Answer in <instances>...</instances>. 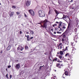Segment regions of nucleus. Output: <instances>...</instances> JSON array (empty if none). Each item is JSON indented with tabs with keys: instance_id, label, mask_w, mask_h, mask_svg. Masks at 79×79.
I'll use <instances>...</instances> for the list:
<instances>
[{
	"instance_id": "obj_1",
	"label": "nucleus",
	"mask_w": 79,
	"mask_h": 79,
	"mask_svg": "<svg viewBox=\"0 0 79 79\" xmlns=\"http://www.w3.org/2000/svg\"><path fill=\"white\" fill-rule=\"evenodd\" d=\"M41 23H43V26L41 25L40 27H43V28H44L45 27V29L47 28V20L45 19L44 21H41Z\"/></svg>"
},
{
	"instance_id": "obj_2",
	"label": "nucleus",
	"mask_w": 79,
	"mask_h": 79,
	"mask_svg": "<svg viewBox=\"0 0 79 79\" xmlns=\"http://www.w3.org/2000/svg\"><path fill=\"white\" fill-rule=\"evenodd\" d=\"M38 13L40 17H44L45 16V13L43 11L39 10L38 11Z\"/></svg>"
},
{
	"instance_id": "obj_3",
	"label": "nucleus",
	"mask_w": 79,
	"mask_h": 79,
	"mask_svg": "<svg viewBox=\"0 0 79 79\" xmlns=\"http://www.w3.org/2000/svg\"><path fill=\"white\" fill-rule=\"evenodd\" d=\"M68 29H67L64 32L62 35V36L63 37L62 38L65 39V38L66 37V35H67V34H68Z\"/></svg>"
},
{
	"instance_id": "obj_4",
	"label": "nucleus",
	"mask_w": 79,
	"mask_h": 79,
	"mask_svg": "<svg viewBox=\"0 0 79 79\" xmlns=\"http://www.w3.org/2000/svg\"><path fill=\"white\" fill-rule=\"evenodd\" d=\"M62 40L63 43H64V41H65V42H66V44H69V42H68V39H66L65 38H62Z\"/></svg>"
},
{
	"instance_id": "obj_5",
	"label": "nucleus",
	"mask_w": 79,
	"mask_h": 79,
	"mask_svg": "<svg viewBox=\"0 0 79 79\" xmlns=\"http://www.w3.org/2000/svg\"><path fill=\"white\" fill-rule=\"evenodd\" d=\"M29 12L31 14V15L32 16H34V12L33 11V10H29Z\"/></svg>"
},
{
	"instance_id": "obj_6",
	"label": "nucleus",
	"mask_w": 79,
	"mask_h": 79,
	"mask_svg": "<svg viewBox=\"0 0 79 79\" xmlns=\"http://www.w3.org/2000/svg\"><path fill=\"white\" fill-rule=\"evenodd\" d=\"M55 11L56 13V14H57L56 17V18H55V19H57V18H57V17H57V16H58V14H59V12H58L57 10H55Z\"/></svg>"
},
{
	"instance_id": "obj_7",
	"label": "nucleus",
	"mask_w": 79,
	"mask_h": 79,
	"mask_svg": "<svg viewBox=\"0 0 79 79\" xmlns=\"http://www.w3.org/2000/svg\"><path fill=\"white\" fill-rule=\"evenodd\" d=\"M26 5L27 6H29V5H30V4H31V1H27L26 3Z\"/></svg>"
},
{
	"instance_id": "obj_8",
	"label": "nucleus",
	"mask_w": 79,
	"mask_h": 79,
	"mask_svg": "<svg viewBox=\"0 0 79 79\" xmlns=\"http://www.w3.org/2000/svg\"><path fill=\"white\" fill-rule=\"evenodd\" d=\"M62 22H60L59 23V26H58V28H60L61 26V24L62 23Z\"/></svg>"
},
{
	"instance_id": "obj_9",
	"label": "nucleus",
	"mask_w": 79,
	"mask_h": 79,
	"mask_svg": "<svg viewBox=\"0 0 79 79\" xmlns=\"http://www.w3.org/2000/svg\"><path fill=\"white\" fill-rule=\"evenodd\" d=\"M20 64H19L16 65V67L17 69H19L20 68Z\"/></svg>"
},
{
	"instance_id": "obj_10",
	"label": "nucleus",
	"mask_w": 79,
	"mask_h": 79,
	"mask_svg": "<svg viewBox=\"0 0 79 79\" xmlns=\"http://www.w3.org/2000/svg\"><path fill=\"white\" fill-rule=\"evenodd\" d=\"M63 52H64V49L63 50V51H60V55H63Z\"/></svg>"
},
{
	"instance_id": "obj_11",
	"label": "nucleus",
	"mask_w": 79,
	"mask_h": 79,
	"mask_svg": "<svg viewBox=\"0 0 79 79\" xmlns=\"http://www.w3.org/2000/svg\"><path fill=\"white\" fill-rule=\"evenodd\" d=\"M58 57L61 60H63V56L59 55V56Z\"/></svg>"
},
{
	"instance_id": "obj_12",
	"label": "nucleus",
	"mask_w": 79,
	"mask_h": 79,
	"mask_svg": "<svg viewBox=\"0 0 79 79\" xmlns=\"http://www.w3.org/2000/svg\"><path fill=\"white\" fill-rule=\"evenodd\" d=\"M10 47H11V45H10L7 48V50H8V51L10 50L11 49Z\"/></svg>"
},
{
	"instance_id": "obj_13",
	"label": "nucleus",
	"mask_w": 79,
	"mask_h": 79,
	"mask_svg": "<svg viewBox=\"0 0 79 79\" xmlns=\"http://www.w3.org/2000/svg\"><path fill=\"white\" fill-rule=\"evenodd\" d=\"M27 40L28 41H30V38H29V35H28L27 36Z\"/></svg>"
},
{
	"instance_id": "obj_14",
	"label": "nucleus",
	"mask_w": 79,
	"mask_h": 79,
	"mask_svg": "<svg viewBox=\"0 0 79 79\" xmlns=\"http://www.w3.org/2000/svg\"><path fill=\"white\" fill-rule=\"evenodd\" d=\"M17 50L18 51L19 50V51H21V46H19V47H18L17 48Z\"/></svg>"
},
{
	"instance_id": "obj_15",
	"label": "nucleus",
	"mask_w": 79,
	"mask_h": 79,
	"mask_svg": "<svg viewBox=\"0 0 79 79\" xmlns=\"http://www.w3.org/2000/svg\"><path fill=\"white\" fill-rule=\"evenodd\" d=\"M29 31H30L31 34V35H33V34H34V31H32L31 30H30Z\"/></svg>"
},
{
	"instance_id": "obj_16",
	"label": "nucleus",
	"mask_w": 79,
	"mask_h": 79,
	"mask_svg": "<svg viewBox=\"0 0 79 79\" xmlns=\"http://www.w3.org/2000/svg\"><path fill=\"white\" fill-rule=\"evenodd\" d=\"M60 65V64L58 63L56 64V67H58V68H59V67H60L59 66Z\"/></svg>"
},
{
	"instance_id": "obj_17",
	"label": "nucleus",
	"mask_w": 79,
	"mask_h": 79,
	"mask_svg": "<svg viewBox=\"0 0 79 79\" xmlns=\"http://www.w3.org/2000/svg\"><path fill=\"white\" fill-rule=\"evenodd\" d=\"M57 60V58L56 57L53 60V61H56Z\"/></svg>"
},
{
	"instance_id": "obj_18",
	"label": "nucleus",
	"mask_w": 79,
	"mask_h": 79,
	"mask_svg": "<svg viewBox=\"0 0 79 79\" xmlns=\"http://www.w3.org/2000/svg\"><path fill=\"white\" fill-rule=\"evenodd\" d=\"M68 71H66L65 72V74L66 76H68Z\"/></svg>"
},
{
	"instance_id": "obj_19",
	"label": "nucleus",
	"mask_w": 79,
	"mask_h": 79,
	"mask_svg": "<svg viewBox=\"0 0 79 79\" xmlns=\"http://www.w3.org/2000/svg\"><path fill=\"white\" fill-rule=\"evenodd\" d=\"M50 14H52V10H49L48 12V15H50Z\"/></svg>"
},
{
	"instance_id": "obj_20",
	"label": "nucleus",
	"mask_w": 79,
	"mask_h": 79,
	"mask_svg": "<svg viewBox=\"0 0 79 79\" xmlns=\"http://www.w3.org/2000/svg\"><path fill=\"white\" fill-rule=\"evenodd\" d=\"M14 14V12H12L11 13V14L10 15V16H12Z\"/></svg>"
},
{
	"instance_id": "obj_21",
	"label": "nucleus",
	"mask_w": 79,
	"mask_h": 79,
	"mask_svg": "<svg viewBox=\"0 0 79 79\" xmlns=\"http://www.w3.org/2000/svg\"><path fill=\"white\" fill-rule=\"evenodd\" d=\"M12 8H13L14 9H15L16 8V6H12Z\"/></svg>"
},
{
	"instance_id": "obj_22",
	"label": "nucleus",
	"mask_w": 79,
	"mask_h": 79,
	"mask_svg": "<svg viewBox=\"0 0 79 79\" xmlns=\"http://www.w3.org/2000/svg\"><path fill=\"white\" fill-rule=\"evenodd\" d=\"M61 66H62V67H63V65L61 64L60 66L59 67V68H60V69L61 68Z\"/></svg>"
},
{
	"instance_id": "obj_23",
	"label": "nucleus",
	"mask_w": 79,
	"mask_h": 79,
	"mask_svg": "<svg viewBox=\"0 0 79 79\" xmlns=\"http://www.w3.org/2000/svg\"><path fill=\"white\" fill-rule=\"evenodd\" d=\"M66 50H68V47H66L65 49H64V51H66Z\"/></svg>"
},
{
	"instance_id": "obj_24",
	"label": "nucleus",
	"mask_w": 79,
	"mask_h": 79,
	"mask_svg": "<svg viewBox=\"0 0 79 79\" xmlns=\"http://www.w3.org/2000/svg\"><path fill=\"white\" fill-rule=\"evenodd\" d=\"M28 48H29L28 47V46H26L25 47V49H28Z\"/></svg>"
},
{
	"instance_id": "obj_25",
	"label": "nucleus",
	"mask_w": 79,
	"mask_h": 79,
	"mask_svg": "<svg viewBox=\"0 0 79 79\" xmlns=\"http://www.w3.org/2000/svg\"><path fill=\"white\" fill-rule=\"evenodd\" d=\"M20 48V50H21V51H22V50H23L24 49V48H22L21 47V46Z\"/></svg>"
},
{
	"instance_id": "obj_26",
	"label": "nucleus",
	"mask_w": 79,
	"mask_h": 79,
	"mask_svg": "<svg viewBox=\"0 0 79 79\" xmlns=\"http://www.w3.org/2000/svg\"><path fill=\"white\" fill-rule=\"evenodd\" d=\"M62 18H64V19H66V15H64Z\"/></svg>"
},
{
	"instance_id": "obj_27",
	"label": "nucleus",
	"mask_w": 79,
	"mask_h": 79,
	"mask_svg": "<svg viewBox=\"0 0 79 79\" xmlns=\"http://www.w3.org/2000/svg\"><path fill=\"white\" fill-rule=\"evenodd\" d=\"M69 53H67L66 55H65V56H69Z\"/></svg>"
},
{
	"instance_id": "obj_28",
	"label": "nucleus",
	"mask_w": 79,
	"mask_h": 79,
	"mask_svg": "<svg viewBox=\"0 0 79 79\" xmlns=\"http://www.w3.org/2000/svg\"><path fill=\"white\" fill-rule=\"evenodd\" d=\"M44 65H43V66H40V69H41L42 68V67H44Z\"/></svg>"
},
{
	"instance_id": "obj_29",
	"label": "nucleus",
	"mask_w": 79,
	"mask_h": 79,
	"mask_svg": "<svg viewBox=\"0 0 79 79\" xmlns=\"http://www.w3.org/2000/svg\"><path fill=\"white\" fill-rule=\"evenodd\" d=\"M16 14L17 15H19V14H20V12H16Z\"/></svg>"
},
{
	"instance_id": "obj_30",
	"label": "nucleus",
	"mask_w": 79,
	"mask_h": 79,
	"mask_svg": "<svg viewBox=\"0 0 79 79\" xmlns=\"http://www.w3.org/2000/svg\"><path fill=\"white\" fill-rule=\"evenodd\" d=\"M21 15H19L18 17V18H21Z\"/></svg>"
},
{
	"instance_id": "obj_31",
	"label": "nucleus",
	"mask_w": 79,
	"mask_h": 79,
	"mask_svg": "<svg viewBox=\"0 0 79 79\" xmlns=\"http://www.w3.org/2000/svg\"><path fill=\"white\" fill-rule=\"evenodd\" d=\"M57 34H61V32H59V31H57Z\"/></svg>"
},
{
	"instance_id": "obj_32",
	"label": "nucleus",
	"mask_w": 79,
	"mask_h": 79,
	"mask_svg": "<svg viewBox=\"0 0 79 79\" xmlns=\"http://www.w3.org/2000/svg\"><path fill=\"white\" fill-rule=\"evenodd\" d=\"M11 65H8V68H11Z\"/></svg>"
},
{
	"instance_id": "obj_33",
	"label": "nucleus",
	"mask_w": 79,
	"mask_h": 79,
	"mask_svg": "<svg viewBox=\"0 0 79 79\" xmlns=\"http://www.w3.org/2000/svg\"><path fill=\"white\" fill-rule=\"evenodd\" d=\"M10 79H11V78H12V75H10Z\"/></svg>"
},
{
	"instance_id": "obj_34",
	"label": "nucleus",
	"mask_w": 79,
	"mask_h": 79,
	"mask_svg": "<svg viewBox=\"0 0 79 79\" xmlns=\"http://www.w3.org/2000/svg\"><path fill=\"white\" fill-rule=\"evenodd\" d=\"M6 77H7V79H8V74H7L6 76Z\"/></svg>"
},
{
	"instance_id": "obj_35",
	"label": "nucleus",
	"mask_w": 79,
	"mask_h": 79,
	"mask_svg": "<svg viewBox=\"0 0 79 79\" xmlns=\"http://www.w3.org/2000/svg\"><path fill=\"white\" fill-rule=\"evenodd\" d=\"M76 37H77V36H76V35H75V36H74V39H75V38H76Z\"/></svg>"
},
{
	"instance_id": "obj_36",
	"label": "nucleus",
	"mask_w": 79,
	"mask_h": 79,
	"mask_svg": "<svg viewBox=\"0 0 79 79\" xmlns=\"http://www.w3.org/2000/svg\"><path fill=\"white\" fill-rule=\"evenodd\" d=\"M21 34H22V31H20L19 34H20V35H21Z\"/></svg>"
},
{
	"instance_id": "obj_37",
	"label": "nucleus",
	"mask_w": 79,
	"mask_h": 79,
	"mask_svg": "<svg viewBox=\"0 0 79 79\" xmlns=\"http://www.w3.org/2000/svg\"><path fill=\"white\" fill-rule=\"evenodd\" d=\"M62 28L63 29H66V27H62Z\"/></svg>"
},
{
	"instance_id": "obj_38",
	"label": "nucleus",
	"mask_w": 79,
	"mask_h": 79,
	"mask_svg": "<svg viewBox=\"0 0 79 79\" xmlns=\"http://www.w3.org/2000/svg\"><path fill=\"white\" fill-rule=\"evenodd\" d=\"M59 46H60V45H62V43H60L59 44Z\"/></svg>"
},
{
	"instance_id": "obj_39",
	"label": "nucleus",
	"mask_w": 79,
	"mask_h": 79,
	"mask_svg": "<svg viewBox=\"0 0 79 79\" xmlns=\"http://www.w3.org/2000/svg\"><path fill=\"white\" fill-rule=\"evenodd\" d=\"M67 18H68V15H65V18H66V19Z\"/></svg>"
},
{
	"instance_id": "obj_40",
	"label": "nucleus",
	"mask_w": 79,
	"mask_h": 79,
	"mask_svg": "<svg viewBox=\"0 0 79 79\" xmlns=\"http://www.w3.org/2000/svg\"><path fill=\"white\" fill-rule=\"evenodd\" d=\"M33 38V37H31L30 38V39H32Z\"/></svg>"
},
{
	"instance_id": "obj_41",
	"label": "nucleus",
	"mask_w": 79,
	"mask_h": 79,
	"mask_svg": "<svg viewBox=\"0 0 79 79\" xmlns=\"http://www.w3.org/2000/svg\"><path fill=\"white\" fill-rule=\"evenodd\" d=\"M64 74H63V76H62V77H63V78H64Z\"/></svg>"
},
{
	"instance_id": "obj_42",
	"label": "nucleus",
	"mask_w": 79,
	"mask_h": 79,
	"mask_svg": "<svg viewBox=\"0 0 79 79\" xmlns=\"http://www.w3.org/2000/svg\"><path fill=\"white\" fill-rule=\"evenodd\" d=\"M62 31V29L61 28H60V30H59V31Z\"/></svg>"
},
{
	"instance_id": "obj_43",
	"label": "nucleus",
	"mask_w": 79,
	"mask_h": 79,
	"mask_svg": "<svg viewBox=\"0 0 79 79\" xmlns=\"http://www.w3.org/2000/svg\"><path fill=\"white\" fill-rule=\"evenodd\" d=\"M26 34H29V32H27Z\"/></svg>"
},
{
	"instance_id": "obj_44",
	"label": "nucleus",
	"mask_w": 79,
	"mask_h": 79,
	"mask_svg": "<svg viewBox=\"0 0 79 79\" xmlns=\"http://www.w3.org/2000/svg\"><path fill=\"white\" fill-rule=\"evenodd\" d=\"M1 53H3V51H1L0 52Z\"/></svg>"
},
{
	"instance_id": "obj_45",
	"label": "nucleus",
	"mask_w": 79,
	"mask_h": 79,
	"mask_svg": "<svg viewBox=\"0 0 79 79\" xmlns=\"http://www.w3.org/2000/svg\"><path fill=\"white\" fill-rule=\"evenodd\" d=\"M73 2V0H72L70 2V3L71 2Z\"/></svg>"
},
{
	"instance_id": "obj_46",
	"label": "nucleus",
	"mask_w": 79,
	"mask_h": 79,
	"mask_svg": "<svg viewBox=\"0 0 79 79\" xmlns=\"http://www.w3.org/2000/svg\"><path fill=\"white\" fill-rule=\"evenodd\" d=\"M25 17H27V15H26L25 14Z\"/></svg>"
},
{
	"instance_id": "obj_47",
	"label": "nucleus",
	"mask_w": 79,
	"mask_h": 79,
	"mask_svg": "<svg viewBox=\"0 0 79 79\" xmlns=\"http://www.w3.org/2000/svg\"><path fill=\"white\" fill-rule=\"evenodd\" d=\"M56 24H58V22H56Z\"/></svg>"
},
{
	"instance_id": "obj_48",
	"label": "nucleus",
	"mask_w": 79,
	"mask_h": 79,
	"mask_svg": "<svg viewBox=\"0 0 79 79\" xmlns=\"http://www.w3.org/2000/svg\"><path fill=\"white\" fill-rule=\"evenodd\" d=\"M55 29H56V30H58V28H56Z\"/></svg>"
},
{
	"instance_id": "obj_49",
	"label": "nucleus",
	"mask_w": 79,
	"mask_h": 79,
	"mask_svg": "<svg viewBox=\"0 0 79 79\" xmlns=\"http://www.w3.org/2000/svg\"><path fill=\"white\" fill-rule=\"evenodd\" d=\"M71 44H72V45H73V43H71Z\"/></svg>"
},
{
	"instance_id": "obj_50",
	"label": "nucleus",
	"mask_w": 79,
	"mask_h": 79,
	"mask_svg": "<svg viewBox=\"0 0 79 79\" xmlns=\"http://www.w3.org/2000/svg\"><path fill=\"white\" fill-rule=\"evenodd\" d=\"M56 32H54V33H53L54 34H56Z\"/></svg>"
},
{
	"instance_id": "obj_51",
	"label": "nucleus",
	"mask_w": 79,
	"mask_h": 79,
	"mask_svg": "<svg viewBox=\"0 0 79 79\" xmlns=\"http://www.w3.org/2000/svg\"><path fill=\"white\" fill-rule=\"evenodd\" d=\"M60 48H62V46H60Z\"/></svg>"
},
{
	"instance_id": "obj_52",
	"label": "nucleus",
	"mask_w": 79,
	"mask_h": 79,
	"mask_svg": "<svg viewBox=\"0 0 79 79\" xmlns=\"http://www.w3.org/2000/svg\"><path fill=\"white\" fill-rule=\"evenodd\" d=\"M69 24L68 26V28H69Z\"/></svg>"
},
{
	"instance_id": "obj_53",
	"label": "nucleus",
	"mask_w": 79,
	"mask_h": 79,
	"mask_svg": "<svg viewBox=\"0 0 79 79\" xmlns=\"http://www.w3.org/2000/svg\"><path fill=\"white\" fill-rule=\"evenodd\" d=\"M53 29H51V31H53Z\"/></svg>"
},
{
	"instance_id": "obj_54",
	"label": "nucleus",
	"mask_w": 79,
	"mask_h": 79,
	"mask_svg": "<svg viewBox=\"0 0 79 79\" xmlns=\"http://www.w3.org/2000/svg\"><path fill=\"white\" fill-rule=\"evenodd\" d=\"M68 19H69V20H70V18H69V17H68Z\"/></svg>"
},
{
	"instance_id": "obj_55",
	"label": "nucleus",
	"mask_w": 79,
	"mask_h": 79,
	"mask_svg": "<svg viewBox=\"0 0 79 79\" xmlns=\"http://www.w3.org/2000/svg\"><path fill=\"white\" fill-rule=\"evenodd\" d=\"M22 26H24V25L23 24H22Z\"/></svg>"
},
{
	"instance_id": "obj_56",
	"label": "nucleus",
	"mask_w": 79,
	"mask_h": 79,
	"mask_svg": "<svg viewBox=\"0 0 79 79\" xmlns=\"http://www.w3.org/2000/svg\"><path fill=\"white\" fill-rule=\"evenodd\" d=\"M59 62H60V63H61V62H62V61H59Z\"/></svg>"
},
{
	"instance_id": "obj_57",
	"label": "nucleus",
	"mask_w": 79,
	"mask_h": 79,
	"mask_svg": "<svg viewBox=\"0 0 79 79\" xmlns=\"http://www.w3.org/2000/svg\"><path fill=\"white\" fill-rule=\"evenodd\" d=\"M20 52L21 53H23V52Z\"/></svg>"
},
{
	"instance_id": "obj_58",
	"label": "nucleus",
	"mask_w": 79,
	"mask_h": 79,
	"mask_svg": "<svg viewBox=\"0 0 79 79\" xmlns=\"http://www.w3.org/2000/svg\"><path fill=\"white\" fill-rule=\"evenodd\" d=\"M72 9H74V8L72 7Z\"/></svg>"
},
{
	"instance_id": "obj_59",
	"label": "nucleus",
	"mask_w": 79,
	"mask_h": 79,
	"mask_svg": "<svg viewBox=\"0 0 79 79\" xmlns=\"http://www.w3.org/2000/svg\"><path fill=\"white\" fill-rule=\"evenodd\" d=\"M59 53H60L59 52H58L57 53V54L58 55V54H59Z\"/></svg>"
},
{
	"instance_id": "obj_60",
	"label": "nucleus",
	"mask_w": 79,
	"mask_h": 79,
	"mask_svg": "<svg viewBox=\"0 0 79 79\" xmlns=\"http://www.w3.org/2000/svg\"><path fill=\"white\" fill-rule=\"evenodd\" d=\"M68 60H69V59H68Z\"/></svg>"
},
{
	"instance_id": "obj_61",
	"label": "nucleus",
	"mask_w": 79,
	"mask_h": 79,
	"mask_svg": "<svg viewBox=\"0 0 79 79\" xmlns=\"http://www.w3.org/2000/svg\"><path fill=\"white\" fill-rule=\"evenodd\" d=\"M76 29H75V31H76Z\"/></svg>"
},
{
	"instance_id": "obj_62",
	"label": "nucleus",
	"mask_w": 79,
	"mask_h": 79,
	"mask_svg": "<svg viewBox=\"0 0 79 79\" xmlns=\"http://www.w3.org/2000/svg\"><path fill=\"white\" fill-rule=\"evenodd\" d=\"M55 26H57V25L56 24H55Z\"/></svg>"
},
{
	"instance_id": "obj_63",
	"label": "nucleus",
	"mask_w": 79,
	"mask_h": 79,
	"mask_svg": "<svg viewBox=\"0 0 79 79\" xmlns=\"http://www.w3.org/2000/svg\"><path fill=\"white\" fill-rule=\"evenodd\" d=\"M6 71H7V69H6Z\"/></svg>"
},
{
	"instance_id": "obj_64",
	"label": "nucleus",
	"mask_w": 79,
	"mask_h": 79,
	"mask_svg": "<svg viewBox=\"0 0 79 79\" xmlns=\"http://www.w3.org/2000/svg\"><path fill=\"white\" fill-rule=\"evenodd\" d=\"M77 41H76V43H77Z\"/></svg>"
}]
</instances>
